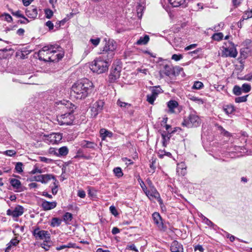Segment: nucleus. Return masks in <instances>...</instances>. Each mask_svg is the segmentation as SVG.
<instances>
[{"instance_id": "obj_59", "label": "nucleus", "mask_w": 252, "mask_h": 252, "mask_svg": "<svg viewBox=\"0 0 252 252\" xmlns=\"http://www.w3.org/2000/svg\"><path fill=\"white\" fill-rule=\"evenodd\" d=\"M49 153L50 154L58 156V152H57V150L54 148H50L49 149Z\"/></svg>"}, {"instance_id": "obj_4", "label": "nucleus", "mask_w": 252, "mask_h": 252, "mask_svg": "<svg viewBox=\"0 0 252 252\" xmlns=\"http://www.w3.org/2000/svg\"><path fill=\"white\" fill-rule=\"evenodd\" d=\"M225 45L222 46L221 56L223 57L236 58L238 52L234 43L228 41L224 43Z\"/></svg>"}, {"instance_id": "obj_1", "label": "nucleus", "mask_w": 252, "mask_h": 252, "mask_svg": "<svg viewBox=\"0 0 252 252\" xmlns=\"http://www.w3.org/2000/svg\"><path fill=\"white\" fill-rule=\"evenodd\" d=\"M56 106L64 112V114L57 116L59 124L61 126L72 124L74 120L73 113L76 108V106L71 102L65 100L56 102Z\"/></svg>"}, {"instance_id": "obj_25", "label": "nucleus", "mask_w": 252, "mask_h": 252, "mask_svg": "<svg viewBox=\"0 0 252 252\" xmlns=\"http://www.w3.org/2000/svg\"><path fill=\"white\" fill-rule=\"evenodd\" d=\"M76 244L72 243H68L66 245H63L56 247V249L57 251H60L66 248H75Z\"/></svg>"}, {"instance_id": "obj_58", "label": "nucleus", "mask_w": 252, "mask_h": 252, "mask_svg": "<svg viewBox=\"0 0 252 252\" xmlns=\"http://www.w3.org/2000/svg\"><path fill=\"white\" fill-rule=\"evenodd\" d=\"M202 219L203 220V221L205 222V223L208 226H212L213 225V223L210 220H209L208 219H207L206 217H204V216H202Z\"/></svg>"}, {"instance_id": "obj_50", "label": "nucleus", "mask_w": 252, "mask_h": 252, "mask_svg": "<svg viewBox=\"0 0 252 252\" xmlns=\"http://www.w3.org/2000/svg\"><path fill=\"white\" fill-rule=\"evenodd\" d=\"M2 16L3 17L4 19L8 22H11L12 21V18L9 14L4 13Z\"/></svg>"}, {"instance_id": "obj_60", "label": "nucleus", "mask_w": 252, "mask_h": 252, "mask_svg": "<svg viewBox=\"0 0 252 252\" xmlns=\"http://www.w3.org/2000/svg\"><path fill=\"white\" fill-rule=\"evenodd\" d=\"M45 25L48 27L50 31L52 30L54 28V24L51 21H48L46 22Z\"/></svg>"}, {"instance_id": "obj_38", "label": "nucleus", "mask_w": 252, "mask_h": 252, "mask_svg": "<svg viewBox=\"0 0 252 252\" xmlns=\"http://www.w3.org/2000/svg\"><path fill=\"white\" fill-rule=\"evenodd\" d=\"M203 84L200 81H195L192 87L193 89L200 90L203 87Z\"/></svg>"}, {"instance_id": "obj_15", "label": "nucleus", "mask_w": 252, "mask_h": 252, "mask_svg": "<svg viewBox=\"0 0 252 252\" xmlns=\"http://www.w3.org/2000/svg\"><path fill=\"white\" fill-rule=\"evenodd\" d=\"M120 70L116 67L112 69L109 76V81L110 83L115 82L120 76Z\"/></svg>"}, {"instance_id": "obj_35", "label": "nucleus", "mask_w": 252, "mask_h": 252, "mask_svg": "<svg viewBox=\"0 0 252 252\" xmlns=\"http://www.w3.org/2000/svg\"><path fill=\"white\" fill-rule=\"evenodd\" d=\"M72 215L69 212L65 213L63 216V220L67 223L70 221L72 219Z\"/></svg>"}, {"instance_id": "obj_29", "label": "nucleus", "mask_w": 252, "mask_h": 252, "mask_svg": "<svg viewBox=\"0 0 252 252\" xmlns=\"http://www.w3.org/2000/svg\"><path fill=\"white\" fill-rule=\"evenodd\" d=\"M58 156H65L68 153V149L67 147L63 146L58 150Z\"/></svg>"}, {"instance_id": "obj_17", "label": "nucleus", "mask_w": 252, "mask_h": 252, "mask_svg": "<svg viewBox=\"0 0 252 252\" xmlns=\"http://www.w3.org/2000/svg\"><path fill=\"white\" fill-rule=\"evenodd\" d=\"M170 250L172 252H184L183 246L176 240L171 243Z\"/></svg>"}, {"instance_id": "obj_55", "label": "nucleus", "mask_w": 252, "mask_h": 252, "mask_svg": "<svg viewBox=\"0 0 252 252\" xmlns=\"http://www.w3.org/2000/svg\"><path fill=\"white\" fill-rule=\"evenodd\" d=\"M186 165L185 162H182L180 163H178L177 166V171L180 170V169H185L186 168Z\"/></svg>"}, {"instance_id": "obj_42", "label": "nucleus", "mask_w": 252, "mask_h": 252, "mask_svg": "<svg viewBox=\"0 0 252 252\" xmlns=\"http://www.w3.org/2000/svg\"><path fill=\"white\" fill-rule=\"evenodd\" d=\"M115 175L118 177H121L123 175L122 169L120 167H116L113 169Z\"/></svg>"}, {"instance_id": "obj_40", "label": "nucleus", "mask_w": 252, "mask_h": 252, "mask_svg": "<svg viewBox=\"0 0 252 252\" xmlns=\"http://www.w3.org/2000/svg\"><path fill=\"white\" fill-rule=\"evenodd\" d=\"M241 89L243 93H247L251 90V86L248 84L245 83L243 84Z\"/></svg>"}, {"instance_id": "obj_23", "label": "nucleus", "mask_w": 252, "mask_h": 252, "mask_svg": "<svg viewBox=\"0 0 252 252\" xmlns=\"http://www.w3.org/2000/svg\"><path fill=\"white\" fill-rule=\"evenodd\" d=\"M81 146L83 148L94 149L96 146V144L93 142L83 140L81 142Z\"/></svg>"}, {"instance_id": "obj_34", "label": "nucleus", "mask_w": 252, "mask_h": 252, "mask_svg": "<svg viewBox=\"0 0 252 252\" xmlns=\"http://www.w3.org/2000/svg\"><path fill=\"white\" fill-rule=\"evenodd\" d=\"M223 37V34L221 32H218L214 33L212 36V38L216 41H220L222 39Z\"/></svg>"}, {"instance_id": "obj_22", "label": "nucleus", "mask_w": 252, "mask_h": 252, "mask_svg": "<svg viewBox=\"0 0 252 252\" xmlns=\"http://www.w3.org/2000/svg\"><path fill=\"white\" fill-rule=\"evenodd\" d=\"M10 183L14 189L21 191L20 189L22 187L21 182L16 179L12 178L10 180Z\"/></svg>"}, {"instance_id": "obj_13", "label": "nucleus", "mask_w": 252, "mask_h": 252, "mask_svg": "<svg viewBox=\"0 0 252 252\" xmlns=\"http://www.w3.org/2000/svg\"><path fill=\"white\" fill-rule=\"evenodd\" d=\"M146 195L150 200L156 199L159 204L162 203V200L160 197L159 193L154 187H152L150 190H149L147 192H146Z\"/></svg>"}, {"instance_id": "obj_48", "label": "nucleus", "mask_w": 252, "mask_h": 252, "mask_svg": "<svg viewBox=\"0 0 252 252\" xmlns=\"http://www.w3.org/2000/svg\"><path fill=\"white\" fill-rule=\"evenodd\" d=\"M45 14L46 17L48 19H50L53 15V12L52 10L50 9H46L45 10Z\"/></svg>"}, {"instance_id": "obj_2", "label": "nucleus", "mask_w": 252, "mask_h": 252, "mask_svg": "<svg viewBox=\"0 0 252 252\" xmlns=\"http://www.w3.org/2000/svg\"><path fill=\"white\" fill-rule=\"evenodd\" d=\"M94 87L93 83L91 81L84 78L72 85L71 94L77 99H84L92 92Z\"/></svg>"}, {"instance_id": "obj_46", "label": "nucleus", "mask_w": 252, "mask_h": 252, "mask_svg": "<svg viewBox=\"0 0 252 252\" xmlns=\"http://www.w3.org/2000/svg\"><path fill=\"white\" fill-rule=\"evenodd\" d=\"M22 166L23 163L22 162H19L16 163L15 169L18 173H20L23 171Z\"/></svg>"}, {"instance_id": "obj_57", "label": "nucleus", "mask_w": 252, "mask_h": 252, "mask_svg": "<svg viewBox=\"0 0 252 252\" xmlns=\"http://www.w3.org/2000/svg\"><path fill=\"white\" fill-rule=\"evenodd\" d=\"M126 249L134 251L136 252H138V249L136 248L134 244L128 245L126 246Z\"/></svg>"}, {"instance_id": "obj_24", "label": "nucleus", "mask_w": 252, "mask_h": 252, "mask_svg": "<svg viewBox=\"0 0 252 252\" xmlns=\"http://www.w3.org/2000/svg\"><path fill=\"white\" fill-rule=\"evenodd\" d=\"M223 110L226 114L229 115L233 113L235 109L233 105L229 104L224 105L223 107Z\"/></svg>"}, {"instance_id": "obj_54", "label": "nucleus", "mask_w": 252, "mask_h": 252, "mask_svg": "<svg viewBox=\"0 0 252 252\" xmlns=\"http://www.w3.org/2000/svg\"><path fill=\"white\" fill-rule=\"evenodd\" d=\"M39 159H40V161H42V162H45V163H51L53 161L52 159H50V158H47L43 157H39Z\"/></svg>"}, {"instance_id": "obj_36", "label": "nucleus", "mask_w": 252, "mask_h": 252, "mask_svg": "<svg viewBox=\"0 0 252 252\" xmlns=\"http://www.w3.org/2000/svg\"><path fill=\"white\" fill-rule=\"evenodd\" d=\"M242 90L241 87L239 86L235 85L234 86L233 89V93L236 95H240L242 93Z\"/></svg>"}, {"instance_id": "obj_39", "label": "nucleus", "mask_w": 252, "mask_h": 252, "mask_svg": "<svg viewBox=\"0 0 252 252\" xmlns=\"http://www.w3.org/2000/svg\"><path fill=\"white\" fill-rule=\"evenodd\" d=\"M249 95H246L242 96H239L237 97H236L235 99V101L236 103H241V102H244L247 101V97Z\"/></svg>"}, {"instance_id": "obj_45", "label": "nucleus", "mask_w": 252, "mask_h": 252, "mask_svg": "<svg viewBox=\"0 0 252 252\" xmlns=\"http://www.w3.org/2000/svg\"><path fill=\"white\" fill-rule=\"evenodd\" d=\"M3 154L6 156L13 157L16 154V152L13 150H8L3 152Z\"/></svg>"}, {"instance_id": "obj_11", "label": "nucleus", "mask_w": 252, "mask_h": 252, "mask_svg": "<svg viewBox=\"0 0 252 252\" xmlns=\"http://www.w3.org/2000/svg\"><path fill=\"white\" fill-rule=\"evenodd\" d=\"M159 71L160 77L163 78L164 75L171 77L175 75V71L172 65L168 64L163 65Z\"/></svg>"}, {"instance_id": "obj_9", "label": "nucleus", "mask_w": 252, "mask_h": 252, "mask_svg": "<svg viewBox=\"0 0 252 252\" xmlns=\"http://www.w3.org/2000/svg\"><path fill=\"white\" fill-rule=\"evenodd\" d=\"M104 104V102L102 100H98L94 102L91 107L92 116L96 117L102 111Z\"/></svg>"}, {"instance_id": "obj_33", "label": "nucleus", "mask_w": 252, "mask_h": 252, "mask_svg": "<svg viewBox=\"0 0 252 252\" xmlns=\"http://www.w3.org/2000/svg\"><path fill=\"white\" fill-rule=\"evenodd\" d=\"M158 156L159 158H162L164 156L171 158L172 157V154L170 152H166L164 150H159L158 153Z\"/></svg>"}, {"instance_id": "obj_51", "label": "nucleus", "mask_w": 252, "mask_h": 252, "mask_svg": "<svg viewBox=\"0 0 252 252\" xmlns=\"http://www.w3.org/2000/svg\"><path fill=\"white\" fill-rule=\"evenodd\" d=\"M109 210L111 214L113 215L114 216H117L118 215V213L115 206H111L109 208Z\"/></svg>"}, {"instance_id": "obj_62", "label": "nucleus", "mask_w": 252, "mask_h": 252, "mask_svg": "<svg viewBox=\"0 0 252 252\" xmlns=\"http://www.w3.org/2000/svg\"><path fill=\"white\" fill-rule=\"evenodd\" d=\"M32 180L42 183V175L33 176Z\"/></svg>"}, {"instance_id": "obj_43", "label": "nucleus", "mask_w": 252, "mask_h": 252, "mask_svg": "<svg viewBox=\"0 0 252 252\" xmlns=\"http://www.w3.org/2000/svg\"><path fill=\"white\" fill-rule=\"evenodd\" d=\"M156 97L152 94H147V101L151 104H153L155 100L156 99Z\"/></svg>"}, {"instance_id": "obj_19", "label": "nucleus", "mask_w": 252, "mask_h": 252, "mask_svg": "<svg viewBox=\"0 0 252 252\" xmlns=\"http://www.w3.org/2000/svg\"><path fill=\"white\" fill-rule=\"evenodd\" d=\"M169 1L173 7H186L188 3V0H169Z\"/></svg>"}, {"instance_id": "obj_28", "label": "nucleus", "mask_w": 252, "mask_h": 252, "mask_svg": "<svg viewBox=\"0 0 252 252\" xmlns=\"http://www.w3.org/2000/svg\"><path fill=\"white\" fill-rule=\"evenodd\" d=\"M62 220L58 218H53L51 220L50 225L52 227L59 226L61 225Z\"/></svg>"}, {"instance_id": "obj_20", "label": "nucleus", "mask_w": 252, "mask_h": 252, "mask_svg": "<svg viewBox=\"0 0 252 252\" xmlns=\"http://www.w3.org/2000/svg\"><path fill=\"white\" fill-rule=\"evenodd\" d=\"M100 137L102 140H105L107 137L111 138L113 133L105 128H101L99 131Z\"/></svg>"}, {"instance_id": "obj_47", "label": "nucleus", "mask_w": 252, "mask_h": 252, "mask_svg": "<svg viewBox=\"0 0 252 252\" xmlns=\"http://www.w3.org/2000/svg\"><path fill=\"white\" fill-rule=\"evenodd\" d=\"M243 20L248 19L252 17V10L250 11H246L243 15Z\"/></svg>"}, {"instance_id": "obj_49", "label": "nucleus", "mask_w": 252, "mask_h": 252, "mask_svg": "<svg viewBox=\"0 0 252 252\" xmlns=\"http://www.w3.org/2000/svg\"><path fill=\"white\" fill-rule=\"evenodd\" d=\"M12 14L17 18H21L23 17L24 15L22 13V12L20 10H17L16 11H12Z\"/></svg>"}, {"instance_id": "obj_18", "label": "nucleus", "mask_w": 252, "mask_h": 252, "mask_svg": "<svg viewBox=\"0 0 252 252\" xmlns=\"http://www.w3.org/2000/svg\"><path fill=\"white\" fill-rule=\"evenodd\" d=\"M26 14L29 18L35 19L38 15L37 9L35 7L32 6L26 10Z\"/></svg>"}, {"instance_id": "obj_56", "label": "nucleus", "mask_w": 252, "mask_h": 252, "mask_svg": "<svg viewBox=\"0 0 252 252\" xmlns=\"http://www.w3.org/2000/svg\"><path fill=\"white\" fill-rule=\"evenodd\" d=\"M21 18H23V19L18 20L17 23H20L22 24H26L29 22V20L24 16H23V17H21Z\"/></svg>"}, {"instance_id": "obj_21", "label": "nucleus", "mask_w": 252, "mask_h": 252, "mask_svg": "<svg viewBox=\"0 0 252 252\" xmlns=\"http://www.w3.org/2000/svg\"><path fill=\"white\" fill-rule=\"evenodd\" d=\"M167 107L169 108V112L173 113L174 112V109L178 106V103L175 100H171L167 103Z\"/></svg>"}, {"instance_id": "obj_5", "label": "nucleus", "mask_w": 252, "mask_h": 252, "mask_svg": "<svg viewBox=\"0 0 252 252\" xmlns=\"http://www.w3.org/2000/svg\"><path fill=\"white\" fill-rule=\"evenodd\" d=\"M116 48V43L113 40H109L103 48L101 55L105 56L107 59H111L114 55V51Z\"/></svg>"}, {"instance_id": "obj_44", "label": "nucleus", "mask_w": 252, "mask_h": 252, "mask_svg": "<svg viewBox=\"0 0 252 252\" xmlns=\"http://www.w3.org/2000/svg\"><path fill=\"white\" fill-rule=\"evenodd\" d=\"M189 99L192 101H194L198 103V104H202L204 102L201 98H199L194 96H191V97H190Z\"/></svg>"}, {"instance_id": "obj_63", "label": "nucleus", "mask_w": 252, "mask_h": 252, "mask_svg": "<svg viewBox=\"0 0 252 252\" xmlns=\"http://www.w3.org/2000/svg\"><path fill=\"white\" fill-rule=\"evenodd\" d=\"M93 49V48L91 46H87L84 51V55L86 56Z\"/></svg>"}, {"instance_id": "obj_3", "label": "nucleus", "mask_w": 252, "mask_h": 252, "mask_svg": "<svg viewBox=\"0 0 252 252\" xmlns=\"http://www.w3.org/2000/svg\"><path fill=\"white\" fill-rule=\"evenodd\" d=\"M110 59H107L105 56L101 55L96 58L90 65V69L94 72L98 74H101L107 71L109 65L108 61Z\"/></svg>"}, {"instance_id": "obj_16", "label": "nucleus", "mask_w": 252, "mask_h": 252, "mask_svg": "<svg viewBox=\"0 0 252 252\" xmlns=\"http://www.w3.org/2000/svg\"><path fill=\"white\" fill-rule=\"evenodd\" d=\"M56 201L49 202L46 200H43L41 205L44 211H48L55 208L57 206Z\"/></svg>"}, {"instance_id": "obj_10", "label": "nucleus", "mask_w": 252, "mask_h": 252, "mask_svg": "<svg viewBox=\"0 0 252 252\" xmlns=\"http://www.w3.org/2000/svg\"><path fill=\"white\" fill-rule=\"evenodd\" d=\"M52 48H49L48 46H44L38 53V56L39 59L41 61H48L52 60L51 57L50 56L51 54L50 51H53Z\"/></svg>"}, {"instance_id": "obj_31", "label": "nucleus", "mask_w": 252, "mask_h": 252, "mask_svg": "<svg viewBox=\"0 0 252 252\" xmlns=\"http://www.w3.org/2000/svg\"><path fill=\"white\" fill-rule=\"evenodd\" d=\"M161 137L162 138V145L163 147H165L169 141L170 136H169L168 134H166L165 132H163L161 134Z\"/></svg>"}, {"instance_id": "obj_7", "label": "nucleus", "mask_w": 252, "mask_h": 252, "mask_svg": "<svg viewBox=\"0 0 252 252\" xmlns=\"http://www.w3.org/2000/svg\"><path fill=\"white\" fill-rule=\"evenodd\" d=\"M32 235L37 240H48L50 238V233L48 231L41 230L38 226L34 228Z\"/></svg>"}, {"instance_id": "obj_26", "label": "nucleus", "mask_w": 252, "mask_h": 252, "mask_svg": "<svg viewBox=\"0 0 252 252\" xmlns=\"http://www.w3.org/2000/svg\"><path fill=\"white\" fill-rule=\"evenodd\" d=\"M149 40V37L145 35L144 37H141L136 42L137 45H145Z\"/></svg>"}, {"instance_id": "obj_12", "label": "nucleus", "mask_w": 252, "mask_h": 252, "mask_svg": "<svg viewBox=\"0 0 252 252\" xmlns=\"http://www.w3.org/2000/svg\"><path fill=\"white\" fill-rule=\"evenodd\" d=\"M24 209L23 206L17 205L13 209H8L6 212V214L8 216H11L13 218H17L23 215Z\"/></svg>"}, {"instance_id": "obj_37", "label": "nucleus", "mask_w": 252, "mask_h": 252, "mask_svg": "<svg viewBox=\"0 0 252 252\" xmlns=\"http://www.w3.org/2000/svg\"><path fill=\"white\" fill-rule=\"evenodd\" d=\"M216 126L217 127L218 129L220 131L221 134L226 136H229L230 135V133L225 130L221 126L217 125H216Z\"/></svg>"}, {"instance_id": "obj_41", "label": "nucleus", "mask_w": 252, "mask_h": 252, "mask_svg": "<svg viewBox=\"0 0 252 252\" xmlns=\"http://www.w3.org/2000/svg\"><path fill=\"white\" fill-rule=\"evenodd\" d=\"M117 104L122 108H128L131 106L130 104L123 102L120 99L117 101Z\"/></svg>"}, {"instance_id": "obj_53", "label": "nucleus", "mask_w": 252, "mask_h": 252, "mask_svg": "<svg viewBox=\"0 0 252 252\" xmlns=\"http://www.w3.org/2000/svg\"><path fill=\"white\" fill-rule=\"evenodd\" d=\"M90 41L94 46H96L99 44L100 41V39L98 37L96 38L95 39L92 38L90 39Z\"/></svg>"}, {"instance_id": "obj_27", "label": "nucleus", "mask_w": 252, "mask_h": 252, "mask_svg": "<svg viewBox=\"0 0 252 252\" xmlns=\"http://www.w3.org/2000/svg\"><path fill=\"white\" fill-rule=\"evenodd\" d=\"M151 92L152 94L157 97L158 94L161 93L162 91L159 86H154L152 88Z\"/></svg>"}, {"instance_id": "obj_14", "label": "nucleus", "mask_w": 252, "mask_h": 252, "mask_svg": "<svg viewBox=\"0 0 252 252\" xmlns=\"http://www.w3.org/2000/svg\"><path fill=\"white\" fill-rule=\"evenodd\" d=\"M154 223L157 226L159 229L164 230L165 227L162 222V219L158 213L155 212L152 215Z\"/></svg>"}, {"instance_id": "obj_30", "label": "nucleus", "mask_w": 252, "mask_h": 252, "mask_svg": "<svg viewBox=\"0 0 252 252\" xmlns=\"http://www.w3.org/2000/svg\"><path fill=\"white\" fill-rule=\"evenodd\" d=\"M51 179H53L56 181L54 176L51 174L42 175V183L46 184Z\"/></svg>"}, {"instance_id": "obj_8", "label": "nucleus", "mask_w": 252, "mask_h": 252, "mask_svg": "<svg viewBox=\"0 0 252 252\" xmlns=\"http://www.w3.org/2000/svg\"><path fill=\"white\" fill-rule=\"evenodd\" d=\"M44 140L51 144H58L62 139V134L60 133H52L48 135H44Z\"/></svg>"}, {"instance_id": "obj_6", "label": "nucleus", "mask_w": 252, "mask_h": 252, "mask_svg": "<svg viewBox=\"0 0 252 252\" xmlns=\"http://www.w3.org/2000/svg\"><path fill=\"white\" fill-rule=\"evenodd\" d=\"M201 124V120L199 117L195 114L191 113L186 119H184L182 123V126L188 128L197 127Z\"/></svg>"}, {"instance_id": "obj_52", "label": "nucleus", "mask_w": 252, "mask_h": 252, "mask_svg": "<svg viewBox=\"0 0 252 252\" xmlns=\"http://www.w3.org/2000/svg\"><path fill=\"white\" fill-rule=\"evenodd\" d=\"M182 58L183 56L181 54H173L171 57V59L175 61H178Z\"/></svg>"}, {"instance_id": "obj_32", "label": "nucleus", "mask_w": 252, "mask_h": 252, "mask_svg": "<svg viewBox=\"0 0 252 252\" xmlns=\"http://www.w3.org/2000/svg\"><path fill=\"white\" fill-rule=\"evenodd\" d=\"M47 46H48L49 48H52L53 49V51H50V54H52V53H57V52H61V50H62V48L58 45H47Z\"/></svg>"}, {"instance_id": "obj_64", "label": "nucleus", "mask_w": 252, "mask_h": 252, "mask_svg": "<svg viewBox=\"0 0 252 252\" xmlns=\"http://www.w3.org/2000/svg\"><path fill=\"white\" fill-rule=\"evenodd\" d=\"M177 172L179 175L184 176L187 173L186 168L180 169V170H177Z\"/></svg>"}, {"instance_id": "obj_61", "label": "nucleus", "mask_w": 252, "mask_h": 252, "mask_svg": "<svg viewBox=\"0 0 252 252\" xmlns=\"http://www.w3.org/2000/svg\"><path fill=\"white\" fill-rule=\"evenodd\" d=\"M77 195L81 198H84L86 196V193L83 190H79Z\"/></svg>"}]
</instances>
